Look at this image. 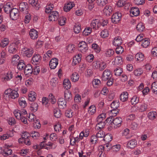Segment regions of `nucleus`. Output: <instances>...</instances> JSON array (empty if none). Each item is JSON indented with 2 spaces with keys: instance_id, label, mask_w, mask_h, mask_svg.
Segmentation results:
<instances>
[{
  "instance_id": "obj_22",
  "label": "nucleus",
  "mask_w": 157,
  "mask_h": 157,
  "mask_svg": "<svg viewBox=\"0 0 157 157\" xmlns=\"http://www.w3.org/2000/svg\"><path fill=\"white\" fill-rule=\"evenodd\" d=\"M3 9L5 12L7 13H10L12 10V4L10 2L7 3L3 6Z\"/></svg>"
},
{
  "instance_id": "obj_60",
  "label": "nucleus",
  "mask_w": 157,
  "mask_h": 157,
  "mask_svg": "<svg viewBox=\"0 0 157 157\" xmlns=\"http://www.w3.org/2000/svg\"><path fill=\"white\" fill-rule=\"evenodd\" d=\"M98 131H99L96 134L97 137L98 138H104L105 135V132L102 130Z\"/></svg>"
},
{
  "instance_id": "obj_53",
  "label": "nucleus",
  "mask_w": 157,
  "mask_h": 157,
  "mask_svg": "<svg viewBox=\"0 0 157 157\" xmlns=\"http://www.w3.org/2000/svg\"><path fill=\"white\" fill-rule=\"evenodd\" d=\"M66 21V18L63 17H60L58 20L59 24L61 26H63L65 25Z\"/></svg>"
},
{
  "instance_id": "obj_9",
  "label": "nucleus",
  "mask_w": 157,
  "mask_h": 157,
  "mask_svg": "<svg viewBox=\"0 0 157 157\" xmlns=\"http://www.w3.org/2000/svg\"><path fill=\"white\" fill-rule=\"evenodd\" d=\"M90 26L93 29H98L101 26L99 20L98 19L93 20L91 22Z\"/></svg>"
},
{
  "instance_id": "obj_29",
  "label": "nucleus",
  "mask_w": 157,
  "mask_h": 157,
  "mask_svg": "<svg viewBox=\"0 0 157 157\" xmlns=\"http://www.w3.org/2000/svg\"><path fill=\"white\" fill-rule=\"evenodd\" d=\"M58 105L60 108L63 109L66 107L65 100L62 98H59L58 101Z\"/></svg>"
},
{
  "instance_id": "obj_34",
  "label": "nucleus",
  "mask_w": 157,
  "mask_h": 157,
  "mask_svg": "<svg viewBox=\"0 0 157 157\" xmlns=\"http://www.w3.org/2000/svg\"><path fill=\"white\" fill-rule=\"evenodd\" d=\"M130 13L135 16H137L140 14L139 9L138 8L133 7L131 9Z\"/></svg>"
},
{
  "instance_id": "obj_39",
  "label": "nucleus",
  "mask_w": 157,
  "mask_h": 157,
  "mask_svg": "<svg viewBox=\"0 0 157 157\" xmlns=\"http://www.w3.org/2000/svg\"><path fill=\"white\" fill-rule=\"evenodd\" d=\"M150 41L148 38L144 39L141 42V46L144 48H147L149 45Z\"/></svg>"
},
{
  "instance_id": "obj_54",
  "label": "nucleus",
  "mask_w": 157,
  "mask_h": 157,
  "mask_svg": "<svg viewBox=\"0 0 157 157\" xmlns=\"http://www.w3.org/2000/svg\"><path fill=\"white\" fill-rule=\"evenodd\" d=\"M92 48L96 52H99L101 50L99 46L95 43H94L92 45Z\"/></svg>"
},
{
  "instance_id": "obj_48",
  "label": "nucleus",
  "mask_w": 157,
  "mask_h": 157,
  "mask_svg": "<svg viewBox=\"0 0 157 157\" xmlns=\"http://www.w3.org/2000/svg\"><path fill=\"white\" fill-rule=\"evenodd\" d=\"M130 132V130L128 128L124 129L122 131V134L123 136L126 137L127 139H129L130 137L128 136Z\"/></svg>"
},
{
  "instance_id": "obj_3",
  "label": "nucleus",
  "mask_w": 157,
  "mask_h": 157,
  "mask_svg": "<svg viewBox=\"0 0 157 157\" xmlns=\"http://www.w3.org/2000/svg\"><path fill=\"white\" fill-rule=\"evenodd\" d=\"M10 13V17L12 20H16L19 17V11L18 9L13 8Z\"/></svg>"
},
{
  "instance_id": "obj_1",
  "label": "nucleus",
  "mask_w": 157,
  "mask_h": 157,
  "mask_svg": "<svg viewBox=\"0 0 157 157\" xmlns=\"http://www.w3.org/2000/svg\"><path fill=\"white\" fill-rule=\"evenodd\" d=\"M18 89H12L10 88L6 90L4 92L5 95L8 96L10 99H15L19 97Z\"/></svg>"
},
{
  "instance_id": "obj_46",
  "label": "nucleus",
  "mask_w": 157,
  "mask_h": 157,
  "mask_svg": "<svg viewBox=\"0 0 157 157\" xmlns=\"http://www.w3.org/2000/svg\"><path fill=\"white\" fill-rule=\"evenodd\" d=\"M92 83L94 87L95 88L98 87L101 84L100 80L98 79H94Z\"/></svg>"
},
{
  "instance_id": "obj_13",
  "label": "nucleus",
  "mask_w": 157,
  "mask_h": 157,
  "mask_svg": "<svg viewBox=\"0 0 157 157\" xmlns=\"http://www.w3.org/2000/svg\"><path fill=\"white\" fill-rule=\"evenodd\" d=\"M14 135L12 131H10L0 136V139L4 140L9 139L10 137H12Z\"/></svg>"
},
{
  "instance_id": "obj_50",
  "label": "nucleus",
  "mask_w": 157,
  "mask_h": 157,
  "mask_svg": "<svg viewBox=\"0 0 157 157\" xmlns=\"http://www.w3.org/2000/svg\"><path fill=\"white\" fill-rule=\"evenodd\" d=\"M67 49L69 53H72L75 50V45L73 44H70L67 46Z\"/></svg>"
},
{
  "instance_id": "obj_40",
  "label": "nucleus",
  "mask_w": 157,
  "mask_h": 157,
  "mask_svg": "<svg viewBox=\"0 0 157 157\" xmlns=\"http://www.w3.org/2000/svg\"><path fill=\"white\" fill-rule=\"evenodd\" d=\"M122 62V58L121 56H116L113 62L114 65H116L121 64Z\"/></svg>"
},
{
  "instance_id": "obj_49",
  "label": "nucleus",
  "mask_w": 157,
  "mask_h": 157,
  "mask_svg": "<svg viewBox=\"0 0 157 157\" xmlns=\"http://www.w3.org/2000/svg\"><path fill=\"white\" fill-rule=\"evenodd\" d=\"M109 34V32L107 29H105L102 30L100 36L103 38H105L108 37Z\"/></svg>"
},
{
  "instance_id": "obj_19",
  "label": "nucleus",
  "mask_w": 157,
  "mask_h": 157,
  "mask_svg": "<svg viewBox=\"0 0 157 157\" xmlns=\"http://www.w3.org/2000/svg\"><path fill=\"white\" fill-rule=\"evenodd\" d=\"M74 6V4L72 2L67 3L65 4L64 7V10L66 12L69 11Z\"/></svg>"
},
{
  "instance_id": "obj_38",
  "label": "nucleus",
  "mask_w": 157,
  "mask_h": 157,
  "mask_svg": "<svg viewBox=\"0 0 157 157\" xmlns=\"http://www.w3.org/2000/svg\"><path fill=\"white\" fill-rule=\"evenodd\" d=\"M105 124L104 122H98L96 125L95 129L97 130H102L105 127Z\"/></svg>"
},
{
  "instance_id": "obj_37",
  "label": "nucleus",
  "mask_w": 157,
  "mask_h": 157,
  "mask_svg": "<svg viewBox=\"0 0 157 157\" xmlns=\"http://www.w3.org/2000/svg\"><path fill=\"white\" fill-rule=\"evenodd\" d=\"M157 116V113L156 112L151 111L148 113L147 117L149 119L153 120L156 118Z\"/></svg>"
},
{
  "instance_id": "obj_51",
  "label": "nucleus",
  "mask_w": 157,
  "mask_h": 157,
  "mask_svg": "<svg viewBox=\"0 0 157 157\" xmlns=\"http://www.w3.org/2000/svg\"><path fill=\"white\" fill-rule=\"evenodd\" d=\"M112 140L111 135L110 134H107L103 138V140L105 143H109Z\"/></svg>"
},
{
  "instance_id": "obj_41",
  "label": "nucleus",
  "mask_w": 157,
  "mask_h": 157,
  "mask_svg": "<svg viewBox=\"0 0 157 157\" xmlns=\"http://www.w3.org/2000/svg\"><path fill=\"white\" fill-rule=\"evenodd\" d=\"M92 31L91 28L89 27H86L82 32L83 35L85 36H88L91 33Z\"/></svg>"
},
{
  "instance_id": "obj_57",
  "label": "nucleus",
  "mask_w": 157,
  "mask_h": 157,
  "mask_svg": "<svg viewBox=\"0 0 157 157\" xmlns=\"http://www.w3.org/2000/svg\"><path fill=\"white\" fill-rule=\"evenodd\" d=\"M54 7V5L52 4H50L47 5L46 6L45 12L46 13H49L51 12Z\"/></svg>"
},
{
  "instance_id": "obj_17",
  "label": "nucleus",
  "mask_w": 157,
  "mask_h": 157,
  "mask_svg": "<svg viewBox=\"0 0 157 157\" xmlns=\"http://www.w3.org/2000/svg\"><path fill=\"white\" fill-rule=\"evenodd\" d=\"M113 11L112 7L109 6H106L103 9V12L107 16H109Z\"/></svg>"
},
{
  "instance_id": "obj_42",
  "label": "nucleus",
  "mask_w": 157,
  "mask_h": 157,
  "mask_svg": "<svg viewBox=\"0 0 157 157\" xmlns=\"http://www.w3.org/2000/svg\"><path fill=\"white\" fill-rule=\"evenodd\" d=\"M38 107V105L36 103L33 102L31 104L30 109L31 111L35 112L37 110Z\"/></svg>"
},
{
  "instance_id": "obj_43",
  "label": "nucleus",
  "mask_w": 157,
  "mask_h": 157,
  "mask_svg": "<svg viewBox=\"0 0 157 157\" xmlns=\"http://www.w3.org/2000/svg\"><path fill=\"white\" fill-rule=\"evenodd\" d=\"M108 2V0H97L96 3L98 6L103 7Z\"/></svg>"
},
{
  "instance_id": "obj_61",
  "label": "nucleus",
  "mask_w": 157,
  "mask_h": 157,
  "mask_svg": "<svg viewBox=\"0 0 157 157\" xmlns=\"http://www.w3.org/2000/svg\"><path fill=\"white\" fill-rule=\"evenodd\" d=\"M119 106V103L117 101L113 102L111 104V107L113 109H118Z\"/></svg>"
},
{
  "instance_id": "obj_64",
  "label": "nucleus",
  "mask_w": 157,
  "mask_h": 157,
  "mask_svg": "<svg viewBox=\"0 0 157 157\" xmlns=\"http://www.w3.org/2000/svg\"><path fill=\"white\" fill-rule=\"evenodd\" d=\"M151 54L153 57L157 56V47H154L151 49Z\"/></svg>"
},
{
  "instance_id": "obj_7",
  "label": "nucleus",
  "mask_w": 157,
  "mask_h": 157,
  "mask_svg": "<svg viewBox=\"0 0 157 157\" xmlns=\"http://www.w3.org/2000/svg\"><path fill=\"white\" fill-rule=\"evenodd\" d=\"M113 125H114V128H117L120 127L122 122V119L120 117H117L114 119L112 121Z\"/></svg>"
},
{
  "instance_id": "obj_21",
  "label": "nucleus",
  "mask_w": 157,
  "mask_h": 157,
  "mask_svg": "<svg viewBox=\"0 0 157 157\" xmlns=\"http://www.w3.org/2000/svg\"><path fill=\"white\" fill-rule=\"evenodd\" d=\"M135 59L137 62H140L144 59V55L141 52L138 53L136 55Z\"/></svg>"
},
{
  "instance_id": "obj_56",
  "label": "nucleus",
  "mask_w": 157,
  "mask_h": 157,
  "mask_svg": "<svg viewBox=\"0 0 157 157\" xmlns=\"http://www.w3.org/2000/svg\"><path fill=\"white\" fill-rule=\"evenodd\" d=\"M105 118V113H101L97 117V120L98 122H104L103 120Z\"/></svg>"
},
{
  "instance_id": "obj_26",
  "label": "nucleus",
  "mask_w": 157,
  "mask_h": 157,
  "mask_svg": "<svg viewBox=\"0 0 157 157\" xmlns=\"http://www.w3.org/2000/svg\"><path fill=\"white\" fill-rule=\"evenodd\" d=\"M20 56L17 55L15 54L12 57L11 60V64L13 65H16L20 61L19 59Z\"/></svg>"
},
{
  "instance_id": "obj_24",
  "label": "nucleus",
  "mask_w": 157,
  "mask_h": 157,
  "mask_svg": "<svg viewBox=\"0 0 157 157\" xmlns=\"http://www.w3.org/2000/svg\"><path fill=\"white\" fill-rule=\"evenodd\" d=\"M137 144V142L135 140H132L128 142L127 146L128 148L133 149L136 146Z\"/></svg>"
},
{
  "instance_id": "obj_45",
  "label": "nucleus",
  "mask_w": 157,
  "mask_h": 157,
  "mask_svg": "<svg viewBox=\"0 0 157 157\" xmlns=\"http://www.w3.org/2000/svg\"><path fill=\"white\" fill-rule=\"evenodd\" d=\"M105 147L102 145L100 146L99 147L98 149L100 151L98 155L99 157H106V155L104 153H103V151Z\"/></svg>"
},
{
  "instance_id": "obj_16",
  "label": "nucleus",
  "mask_w": 157,
  "mask_h": 157,
  "mask_svg": "<svg viewBox=\"0 0 157 157\" xmlns=\"http://www.w3.org/2000/svg\"><path fill=\"white\" fill-rule=\"evenodd\" d=\"M36 93L34 91H30L28 94V100L31 101H35L36 99Z\"/></svg>"
},
{
  "instance_id": "obj_15",
  "label": "nucleus",
  "mask_w": 157,
  "mask_h": 157,
  "mask_svg": "<svg viewBox=\"0 0 157 157\" xmlns=\"http://www.w3.org/2000/svg\"><path fill=\"white\" fill-rule=\"evenodd\" d=\"M23 70L25 75H30L33 72L31 65L30 64H27Z\"/></svg>"
},
{
  "instance_id": "obj_32",
  "label": "nucleus",
  "mask_w": 157,
  "mask_h": 157,
  "mask_svg": "<svg viewBox=\"0 0 157 157\" xmlns=\"http://www.w3.org/2000/svg\"><path fill=\"white\" fill-rule=\"evenodd\" d=\"M29 6L26 2H21L19 5V7L21 10L23 11L27 10Z\"/></svg>"
},
{
  "instance_id": "obj_23",
  "label": "nucleus",
  "mask_w": 157,
  "mask_h": 157,
  "mask_svg": "<svg viewBox=\"0 0 157 157\" xmlns=\"http://www.w3.org/2000/svg\"><path fill=\"white\" fill-rule=\"evenodd\" d=\"M128 94L126 91L123 92L120 95V99L121 101L124 102L127 101L128 99Z\"/></svg>"
},
{
  "instance_id": "obj_44",
  "label": "nucleus",
  "mask_w": 157,
  "mask_h": 157,
  "mask_svg": "<svg viewBox=\"0 0 157 157\" xmlns=\"http://www.w3.org/2000/svg\"><path fill=\"white\" fill-rule=\"evenodd\" d=\"M29 3L36 9L39 8V4L37 0H29Z\"/></svg>"
},
{
  "instance_id": "obj_12",
  "label": "nucleus",
  "mask_w": 157,
  "mask_h": 157,
  "mask_svg": "<svg viewBox=\"0 0 157 157\" xmlns=\"http://www.w3.org/2000/svg\"><path fill=\"white\" fill-rule=\"evenodd\" d=\"M58 64V59L56 58H52L50 61L49 66L51 69H55Z\"/></svg>"
},
{
  "instance_id": "obj_25",
  "label": "nucleus",
  "mask_w": 157,
  "mask_h": 157,
  "mask_svg": "<svg viewBox=\"0 0 157 157\" xmlns=\"http://www.w3.org/2000/svg\"><path fill=\"white\" fill-rule=\"evenodd\" d=\"M82 57V55L81 54H78L76 55L74 58L72 62V63L74 65L79 63L81 61Z\"/></svg>"
},
{
  "instance_id": "obj_52",
  "label": "nucleus",
  "mask_w": 157,
  "mask_h": 157,
  "mask_svg": "<svg viewBox=\"0 0 157 157\" xmlns=\"http://www.w3.org/2000/svg\"><path fill=\"white\" fill-rule=\"evenodd\" d=\"M136 28L138 31L141 32L144 30L145 27L142 23L140 22L138 24Z\"/></svg>"
},
{
  "instance_id": "obj_59",
  "label": "nucleus",
  "mask_w": 157,
  "mask_h": 157,
  "mask_svg": "<svg viewBox=\"0 0 157 157\" xmlns=\"http://www.w3.org/2000/svg\"><path fill=\"white\" fill-rule=\"evenodd\" d=\"M139 101V98L136 96L132 97L131 100V102L132 105H135Z\"/></svg>"
},
{
  "instance_id": "obj_33",
  "label": "nucleus",
  "mask_w": 157,
  "mask_h": 157,
  "mask_svg": "<svg viewBox=\"0 0 157 157\" xmlns=\"http://www.w3.org/2000/svg\"><path fill=\"white\" fill-rule=\"evenodd\" d=\"M52 52L50 50L48 51L46 53L44 54L43 59L44 60L48 61L49 60L50 58L52 57Z\"/></svg>"
},
{
  "instance_id": "obj_20",
  "label": "nucleus",
  "mask_w": 157,
  "mask_h": 157,
  "mask_svg": "<svg viewBox=\"0 0 157 157\" xmlns=\"http://www.w3.org/2000/svg\"><path fill=\"white\" fill-rule=\"evenodd\" d=\"M122 43V40L121 38L119 36H117L113 40V43L115 46H121L120 45Z\"/></svg>"
},
{
  "instance_id": "obj_36",
  "label": "nucleus",
  "mask_w": 157,
  "mask_h": 157,
  "mask_svg": "<svg viewBox=\"0 0 157 157\" xmlns=\"http://www.w3.org/2000/svg\"><path fill=\"white\" fill-rule=\"evenodd\" d=\"M26 66L23 60H20L17 65V68L20 70H23Z\"/></svg>"
},
{
  "instance_id": "obj_28",
  "label": "nucleus",
  "mask_w": 157,
  "mask_h": 157,
  "mask_svg": "<svg viewBox=\"0 0 157 157\" xmlns=\"http://www.w3.org/2000/svg\"><path fill=\"white\" fill-rule=\"evenodd\" d=\"M64 98L66 101H70L72 99L71 92L68 90H66L64 92Z\"/></svg>"
},
{
  "instance_id": "obj_11",
  "label": "nucleus",
  "mask_w": 157,
  "mask_h": 157,
  "mask_svg": "<svg viewBox=\"0 0 157 157\" xmlns=\"http://www.w3.org/2000/svg\"><path fill=\"white\" fill-rule=\"evenodd\" d=\"M17 49V45L15 43H12L10 44L8 48L9 52L11 53H16Z\"/></svg>"
},
{
  "instance_id": "obj_58",
  "label": "nucleus",
  "mask_w": 157,
  "mask_h": 157,
  "mask_svg": "<svg viewBox=\"0 0 157 157\" xmlns=\"http://www.w3.org/2000/svg\"><path fill=\"white\" fill-rule=\"evenodd\" d=\"M9 39L7 38H5L1 41V46L4 48L7 46L9 43Z\"/></svg>"
},
{
  "instance_id": "obj_2",
  "label": "nucleus",
  "mask_w": 157,
  "mask_h": 157,
  "mask_svg": "<svg viewBox=\"0 0 157 157\" xmlns=\"http://www.w3.org/2000/svg\"><path fill=\"white\" fill-rule=\"evenodd\" d=\"M22 52L24 56L28 57H30L33 53L34 50L33 48L32 47L25 48L22 49Z\"/></svg>"
},
{
  "instance_id": "obj_55",
  "label": "nucleus",
  "mask_w": 157,
  "mask_h": 157,
  "mask_svg": "<svg viewBox=\"0 0 157 157\" xmlns=\"http://www.w3.org/2000/svg\"><path fill=\"white\" fill-rule=\"evenodd\" d=\"M151 88L153 92L157 94V81L151 84Z\"/></svg>"
},
{
  "instance_id": "obj_30",
  "label": "nucleus",
  "mask_w": 157,
  "mask_h": 157,
  "mask_svg": "<svg viewBox=\"0 0 157 157\" xmlns=\"http://www.w3.org/2000/svg\"><path fill=\"white\" fill-rule=\"evenodd\" d=\"M19 104L23 108H24L27 106V103L25 98L24 97L20 98L18 100Z\"/></svg>"
},
{
  "instance_id": "obj_63",
  "label": "nucleus",
  "mask_w": 157,
  "mask_h": 157,
  "mask_svg": "<svg viewBox=\"0 0 157 157\" xmlns=\"http://www.w3.org/2000/svg\"><path fill=\"white\" fill-rule=\"evenodd\" d=\"M124 51V49L123 47L121 46H118L116 48V52L118 54H121Z\"/></svg>"
},
{
  "instance_id": "obj_27",
  "label": "nucleus",
  "mask_w": 157,
  "mask_h": 157,
  "mask_svg": "<svg viewBox=\"0 0 157 157\" xmlns=\"http://www.w3.org/2000/svg\"><path fill=\"white\" fill-rule=\"evenodd\" d=\"M79 74L76 72L73 73L71 76V81L74 82H76L78 81L79 78Z\"/></svg>"
},
{
  "instance_id": "obj_47",
  "label": "nucleus",
  "mask_w": 157,
  "mask_h": 157,
  "mask_svg": "<svg viewBox=\"0 0 157 157\" xmlns=\"http://www.w3.org/2000/svg\"><path fill=\"white\" fill-rule=\"evenodd\" d=\"M13 77V74L12 72L8 71L4 77V80L5 81H8L12 78Z\"/></svg>"
},
{
  "instance_id": "obj_35",
  "label": "nucleus",
  "mask_w": 157,
  "mask_h": 157,
  "mask_svg": "<svg viewBox=\"0 0 157 157\" xmlns=\"http://www.w3.org/2000/svg\"><path fill=\"white\" fill-rule=\"evenodd\" d=\"M96 108L95 106L94 105L90 106L88 110V113L90 115H92L96 112Z\"/></svg>"
},
{
  "instance_id": "obj_18",
  "label": "nucleus",
  "mask_w": 157,
  "mask_h": 157,
  "mask_svg": "<svg viewBox=\"0 0 157 157\" xmlns=\"http://www.w3.org/2000/svg\"><path fill=\"white\" fill-rule=\"evenodd\" d=\"M147 105L145 103H142L140 104L137 107V109L140 112L146 111L147 109Z\"/></svg>"
},
{
  "instance_id": "obj_62",
  "label": "nucleus",
  "mask_w": 157,
  "mask_h": 157,
  "mask_svg": "<svg viewBox=\"0 0 157 157\" xmlns=\"http://www.w3.org/2000/svg\"><path fill=\"white\" fill-rule=\"evenodd\" d=\"M40 136V134L37 132H33L31 133L30 136L34 139H36Z\"/></svg>"
},
{
  "instance_id": "obj_14",
  "label": "nucleus",
  "mask_w": 157,
  "mask_h": 157,
  "mask_svg": "<svg viewBox=\"0 0 157 157\" xmlns=\"http://www.w3.org/2000/svg\"><path fill=\"white\" fill-rule=\"evenodd\" d=\"M40 56L38 54H35L32 58L33 63L36 64L39 63L41 61Z\"/></svg>"
},
{
  "instance_id": "obj_4",
  "label": "nucleus",
  "mask_w": 157,
  "mask_h": 157,
  "mask_svg": "<svg viewBox=\"0 0 157 157\" xmlns=\"http://www.w3.org/2000/svg\"><path fill=\"white\" fill-rule=\"evenodd\" d=\"M78 49L83 53H86L88 49V47L85 42L82 41L78 44Z\"/></svg>"
},
{
  "instance_id": "obj_8",
  "label": "nucleus",
  "mask_w": 157,
  "mask_h": 157,
  "mask_svg": "<svg viewBox=\"0 0 157 157\" xmlns=\"http://www.w3.org/2000/svg\"><path fill=\"white\" fill-rule=\"evenodd\" d=\"M121 15L120 13H115L112 16V22L115 24L117 23L121 20Z\"/></svg>"
},
{
  "instance_id": "obj_6",
  "label": "nucleus",
  "mask_w": 157,
  "mask_h": 157,
  "mask_svg": "<svg viewBox=\"0 0 157 157\" xmlns=\"http://www.w3.org/2000/svg\"><path fill=\"white\" fill-rule=\"evenodd\" d=\"M110 71L109 70H105L103 73L102 75V79L104 81H106L110 78H111Z\"/></svg>"
},
{
  "instance_id": "obj_31",
  "label": "nucleus",
  "mask_w": 157,
  "mask_h": 157,
  "mask_svg": "<svg viewBox=\"0 0 157 157\" xmlns=\"http://www.w3.org/2000/svg\"><path fill=\"white\" fill-rule=\"evenodd\" d=\"M63 87L67 90L70 89L71 87V84L70 80L67 78L65 79L63 82Z\"/></svg>"
},
{
  "instance_id": "obj_5",
  "label": "nucleus",
  "mask_w": 157,
  "mask_h": 157,
  "mask_svg": "<svg viewBox=\"0 0 157 157\" xmlns=\"http://www.w3.org/2000/svg\"><path fill=\"white\" fill-rule=\"evenodd\" d=\"M59 17L58 13L56 11H53L50 13L49 16V20L50 21H55Z\"/></svg>"
},
{
  "instance_id": "obj_10",
  "label": "nucleus",
  "mask_w": 157,
  "mask_h": 157,
  "mask_svg": "<svg viewBox=\"0 0 157 157\" xmlns=\"http://www.w3.org/2000/svg\"><path fill=\"white\" fill-rule=\"evenodd\" d=\"M29 33L30 37L32 39H36L38 37V31L33 29H30Z\"/></svg>"
}]
</instances>
